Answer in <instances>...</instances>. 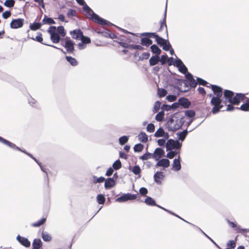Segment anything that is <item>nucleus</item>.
<instances>
[{
	"instance_id": "nucleus-1",
	"label": "nucleus",
	"mask_w": 249,
	"mask_h": 249,
	"mask_svg": "<svg viewBox=\"0 0 249 249\" xmlns=\"http://www.w3.org/2000/svg\"><path fill=\"white\" fill-rule=\"evenodd\" d=\"M224 97L228 102L233 105H238L241 101H243L245 98V95L242 93H234L233 92L225 90L224 91Z\"/></svg>"
},
{
	"instance_id": "nucleus-2",
	"label": "nucleus",
	"mask_w": 249,
	"mask_h": 249,
	"mask_svg": "<svg viewBox=\"0 0 249 249\" xmlns=\"http://www.w3.org/2000/svg\"><path fill=\"white\" fill-rule=\"evenodd\" d=\"M83 6V9L87 12L88 17L93 21L101 25H106L109 23L107 21L100 18L98 15L94 13L87 4H84Z\"/></svg>"
},
{
	"instance_id": "nucleus-3",
	"label": "nucleus",
	"mask_w": 249,
	"mask_h": 249,
	"mask_svg": "<svg viewBox=\"0 0 249 249\" xmlns=\"http://www.w3.org/2000/svg\"><path fill=\"white\" fill-rule=\"evenodd\" d=\"M183 123L180 119L176 117L170 118L166 123V127L169 131H174L179 129Z\"/></svg>"
},
{
	"instance_id": "nucleus-4",
	"label": "nucleus",
	"mask_w": 249,
	"mask_h": 249,
	"mask_svg": "<svg viewBox=\"0 0 249 249\" xmlns=\"http://www.w3.org/2000/svg\"><path fill=\"white\" fill-rule=\"evenodd\" d=\"M221 97L213 96L211 99V104L213 106L212 110L213 114L218 113L220 109L223 107V105H221L222 102L220 99Z\"/></svg>"
},
{
	"instance_id": "nucleus-5",
	"label": "nucleus",
	"mask_w": 249,
	"mask_h": 249,
	"mask_svg": "<svg viewBox=\"0 0 249 249\" xmlns=\"http://www.w3.org/2000/svg\"><path fill=\"white\" fill-rule=\"evenodd\" d=\"M144 202L148 205H150V206H156L162 210H163L164 211L169 213L172 214V215H174L178 217L179 218H180L181 219L183 220V221H184L185 222L188 223H189V222L186 221V220H184L183 219H182V218H181L180 216H179L177 214L174 213L173 212L157 204L155 202V201L153 199V198H152V197H150V196H147V197L145 198V200H144ZM190 224L193 225L192 224L190 223Z\"/></svg>"
},
{
	"instance_id": "nucleus-6",
	"label": "nucleus",
	"mask_w": 249,
	"mask_h": 249,
	"mask_svg": "<svg viewBox=\"0 0 249 249\" xmlns=\"http://www.w3.org/2000/svg\"><path fill=\"white\" fill-rule=\"evenodd\" d=\"M48 32L50 34L51 39L53 43H57L59 42L60 36L56 32L55 26H50Z\"/></svg>"
},
{
	"instance_id": "nucleus-7",
	"label": "nucleus",
	"mask_w": 249,
	"mask_h": 249,
	"mask_svg": "<svg viewBox=\"0 0 249 249\" xmlns=\"http://www.w3.org/2000/svg\"><path fill=\"white\" fill-rule=\"evenodd\" d=\"M181 146V143H180L178 141H175L173 139L168 140L166 143L167 151L174 149H180Z\"/></svg>"
},
{
	"instance_id": "nucleus-8",
	"label": "nucleus",
	"mask_w": 249,
	"mask_h": 249,
	"mask_svg": "<svg viewBox=\"0 0 249 249\" xmlns=\"http://www.w3.org/2000/svg\"><path fill=\"white\" fill-rule=\"evenodd\" d=\"M137 198L136 195H133L129 193L124 194L122 196L118 197L116 201L118 202H123L127 200H134Z\"/></svg>"
},
{
	"instance_id": "nucleus-9",
	"label": "nucleus",
	"mask_w": 249,
	"mask_h": 249,
	"mask_svg": "<svg viewBox=\"0 0 249 249\" xmlns=\"http://www.w3.org/2000/svg\"><path fill=\"white\" fill-rule=\"evenodd\" d=\"M24 19L21 18L15 19L12 20L10 27L12 29H18L23 26Z\"/></svg>"
},
{
	"instance_id": "nucleus-10",
	"label": "nucleus",
	"mask_w": 249,
	"mask_h": 249,
	"mask_svg": "<svg viewBox=\"0 0 249 249\" xmlns=\"http://www.w3.org/2000/svg\"><path fill=\"white\" fill-rule=\"evenodd\" d=\"M185 77L187 79V81L189 83V85L191 87L195 88L197 85V82L194 79L193 75L189 72L185 74Z\"/></svg>"
},
{
	"instance_id": "nucleus-11",
	"label": "nucleus",
	"mask_w": 249,
	"mask_h": 249,
	"mask_svg": "<svg viewBox=\"0 0 249 249\" xmlns=\"http://www.w3.org/2000/svg\"><path fill=\"white\" fill-rule=\"evenodd\" d=\"M210 86L213 92L214 96L222 97L223 93L222 89L221 87L213 85H210Z\"/></svg>"
},
{
	"instance_id": "nucleus-12",
	"label": "nucleus",
	"mask_w": 249,
	"mask_h": 249,
	"mask_svg": "<svg viewBox=\"0 0 249 249\" xmlns=\"http://www.w3.org/2000/svg\"><path fill=\"white\" fill-rule=\"evenodd\" d=\"M17 240L23 246L25 247H29L31 245L30 242L26 238L18 235L17 237Z\"/></svg>"
},
{
	"instance_id": "nucleus-13",
	"label": "nucleus",
	"mask_w": 249,
	"mask_h": 249,
	"mask_svg": "<svg viewBox=\"0 0 249 249\" xmlns=\"http://www.w3.org/2000/svg\"><path fill=\"white\" fill-rule=\"evenodd\" d=\"M72 37L77 40H80L83 35L82 32L79 29H75L70 32Z\"/></svg>"
},
{
	"instance_id": "nucleus-14",
	"label": "nucleus",
	"mask_w": 249,
	"mask_h": 249,
	"mask_svg": "<svg viewBox=\"0 0 249 249\" xmlns=\"http://www.w3.org/2000/svg\"><path fill=\"white\" fill-rule=\"evenodd\" d=\"M164 154V151L160 148L155 149L153 154L154 159L156 160H159Z\"/></svg>"
},
{
	"instance_id": "nucleus-15",
	"label": "nucleus",
	"mask_w": 249,
	"mask_h": 249,
	"mask_svg": "<svg viewBox=\"0 0 249 249\" xmlns=\"http://www.w3.org/2000/svg\"><path fill=\"white\" fill-rule=\"evenodd\" d=\"M166 10H167V4L166 5L163 19L162 20H161L160 21V28L159 29V31H161L165 28L166 33H167V25L166 24Z\"/></svg>"
},
{
	"instance_id": "nucleus-16",
	"label": "nucleus",
	"mask_w": 249,
	"mask_h": 249,
	"mask_svg": "<svg viewBox=\"0 0 249 249\" xmlns=\"http://www.w3.org/2000/svg\"><path fill=\"white\" fill-rule=\"evenodd\" d=\"M164 175L161 172H157L154 175V181L156 183L158 184H160L161 183V180L163 179Z\"/></svg>"
},
{
	"instance_id": "nucleus-17",
	"label": "nucleus",
	"mask_w": 249,
	"mask_h": 249,
	"mask_svg": "<svg viewBox=\"0 0 249 249\" xmlns=\"http://www.w3.org/2000/svg\"><path fill=\"white\" fill-rule=\"evenodd\" d=\"M64 47L67 49V51L69 53H72L74 51V46L73 42L70 39H67L66 41Z\"/></svg>"
},
{
	"instance_id": "nucleus-18",
	"label": "nucleus",
	"mask_w": 249,
	"mask_h": 249,
	"mask_svg": "<svg viewBox=\"0 0 249 249\" xmlns=\"http://www.w3.org/2000/svg\"><path fill=\"white\" fill-rule=\"evenodd\" d=\"M170 161L168 159H162L157 163L156 166H162L164 168H167L169 166Z\"/></svg>"
},
{
	"instance_id": "nucleus-19",
	"label": "nucleus",
	"mask_w": 249,
	"mask_h": 249,
	"mask_svg": "<svg viewBox=\"0 0 249 249\" xmlns=\"http://www.w3.org/2000/svg\"><path fill=\"white\" fill-rule=\"evenodd\" d=\"M115 185V182L114 179L112 178H108L105 180V187L106 189H110L114 187Z\"/></svg>"
},
{
	"instance_id": "nucleus-20",
	"label": "nucleus",
	"mask_w": 249,
	"mask_h": 249,
	"mask_svg": "<svg viewBox=\"0 0 249 249\" xmlns=\"http://www.w3.org/2000/svg\"><path fill=\"white\" fill-rule=\"evenodd\" d=\"M180 157L178 156V159H175L173 161V168L176 171H179L181 168V164L180 163Z\"/></svg>"
},
{
	"instance_id": "nucleus-21",
	"label": "nucleus",
	"mask_w": 249,
	"mask_h": 249,
	"mask_svg": "<svg viewBox=\"0 0 249 249\" xmlns=\"http://www.w3.org/2000/svg\"><path fill=\"white\" fill-rule=\"evenodd\" d=\"M178 103L180 105L183 106L184 108H188L190 105V102L189 101L185 98L179 99L178 100Z\"/></svg>"
},
{
	"instance_id": "nucleus-22",
	"label": "nucleus",
	"mask_w": 249,
	"mask_h": 249,
	"mask_svg": "<svg viewBox=\"0 0 249 249\" xmlns=\"http://www.w3.org/2000/svg\"><path fill=\"white\" fill-rule=\"evenodd\" d=\"M160 61V57L156 55L152 56L149 59V64L150 66H154Z\"/></svg>"
},
{
	"instance_id": "nucleus-23",
	"label": "nucleus",
	"mask_w": 249,
	"mask_h": 249,
	"mask_svg": "<svg viewBox=\"0 0 249 249\" xmlns=\"http://www.w3.org/2000/svg\"><path fill=\"white\" fill-rule=\"evenodd\" d=\"M42 245L40 239H35L33 242V249H39Z\"/></svg>"
},
{
	"instance_id": "nucleus-24",
	"label": "nucleus",
	"mask_w": 249,
	"mask_h": 249,
	"mask_svg": "<svg viewBox=\"0 0 249 249\" xmlns=\"http://www.w3.org/2000/svg\"><path fill=\"white\" fill-rule=\"evenodd\" d=\"M138 138L140 141L142 142H146L148 141V137L145 133L142 132L138 135Z\"/></svg>"
},
{
	"instance_id": "nucleus-25",
	"label": "nucleus",
	"mask_w": 249,
	"mask_h": 249,
	"mask_svg": "<svg viewBox=\"0 0 249 249\" xmlns=\"http://www.w3.org/2000/svg\"><path fill=\"white\" fill-rule=\"evenodd\" d=\"M244 111L249 110V98H247L245 103L242 104L239 108H237Z\"/></svg>"
},
{
	"instance_id": "nucleus-26",
	"label": "nucleus",
	"mask_w": 249,
	"mask_h": 249,
	"mask_svg": "<svg viewBox=\"0 0 249 249\" xmlns=\"http://www.w3.org/2000/svg\"><path fill=\"white\" fill-rule=\"evenodd\" d=\"M41 237L45 242H49L52 240L51 235L46 231H43L42 232Z\"/></svg>"
},
{
	"instance_id": "nucleus-27",
	"label": "nucleus",
	"mask_w": 249,
	"mask_h": 249,
	"mask_svg": "<svg viewBox=\"0 0 249 249\" xmlns=\"http://www.w3.org/2000/svg\"><path fill=\"white\" fill-rule=\"evenodd\" d=\"M141 44L145 46H149L152 44V41L148 37H144L141 39Z\"/></svg>"
},
{
	"instance_id": "nucleus-28",
	"label": "nucleus",
	"mask_w": 249,
	"mask_h": 249,
	"mask_svg": "<svg viewBox=\"0 0 249 249\" xmlns=\"http://www.w3.org/2000/svg\"><path fill=\"white\" fill-rule=\"evenodd\" d=\"M150 159H154L153 153H146L140 157V159L146 160Z\"/></svg>"
},
{
	"instance_id": "nucleus-29",
	"label": "nucleus",
	"mask_w": 249,
	"mask_h": 249,
	"mask_svg": "<svg viewBox=\"0 0 249 249\" xmlns=\"http://www.w3.org/2000/svg\"><path fill=\"white\" fill-rule=\"evenodd\" d=\"M187 133L188 132L187 130H185L182 132H178L177 133V135L179 140L183 141L185 139Z\"/></svg>"
},
{
	"instance_id": "nucleus-30",
	"label": "nucleus",
	"mask_w": 249,
	"mask_h": 249,
	"mask_svg": "<svg viewBox=\"0 0 249 249\" xmlns=\"http://www.w3.org/2000/svg\"><path fill=\"white\" fill-rule=\"evenodd\" d=\"M0 142L3 143L4 144L7 145L10 147H14L15 146V144L14 143H13L9 141L3 139L0 136Z\"/></svg>"
},
{
	"instance_id": "nucleus-31",
	"label": "nucleus",
	"mask_w": 249,
	"mask_h": 249,
	"mask_svg": "<svg viewBox=\"0 0 249 249\" xmlns=\"http://www.w3.org/2000/svg\"><path fill=\"white\" fill-rule=\"evenodd\" d=\"M152 52L156 54L157 55H159L161 53L160 49L156 45H153L151 46Z\"/></svg>"
},
{
	"instance_id": "nucleus-32",
	"label": "nucleus",
	"mask_w": 249,
	"mask_h": 249,
	"mask_svg": "<svg viewBox=\"0 0 249 249\" xmlns=\"http://www.w3.org/2000/svg\"><path fill=\"white\" fill-rule=\"evenodd\" d=\"M67 60L73 66H75L77 65L78 63L76 59L71 56H67L66 57Z\"/></svg>"
},
{
	"instance_id": "nucleus-33",
	"label": "nucleus",
	"mask_w": 249,
	"mask_h": 249,
	"mask_svg": "<svg viewBox=\"0 0 249 249\" xmlns=\"http://www.w3.org/2000/svg\"><path fill=\"white\" fill-rule=\"evenodd\" d=\"M56 32L62 37H64L66 35L64 28L62 26H60L57 27L56 29Z\"/></svg>"
},
{
	"instance_id": "nucleus-34",
	"label": "nucleus",
	"mask_w": 249,
	"mask_h": 249,
	"mask_svg": "<svg viewBox=\"0 0 249 249\" xmlns=\"http://www.w3.org/2000/svg\"><path fill=\"white\" fill-rule=\"evenodd\" d=\"M12 148H15L17 150H18L19 151H22V152L25 153L27 155L30 156L31 158H32L38 165H40V163L38 161L35 157H34L31 154H29V153L24 151V150H22L19 147L17 146L16 145H15V146H14V147H12Z\"/></svg>"
},
{
	"instance_id": "nucleus-35",
	"label": "nucleus",
	"mask_w": 249,
	"mask_h": 249,
	"mask_svg": "<svg viewBox=\"0 0 249 249\" xmlns=\"http://www.w3.org/2000/svg\"><path fill=\"white\" fill-rule=\"evenodd\" d=\"M41 26V24L39 22L34 23L32 24H31L30 26V28L31 30L36 31L38 30L40 28Z\"/></svg>"
},
{
	"instance_id": "nucleus-36",
	"label": "nucleus",
	"mask_w": 249,
	"mask_h": 249,
	"mask_svg": "<svg viewBox=\"0 0 249 249\" xmlns=\"http://www.w3.org/2000/svg\"><path fill=\"white\" fill-rule=\"evenodd\" d=\"M112 167L115 170H119L122 167V163L120 160H116L113 163Z\"/></svg>"
},
{
	"instance_id": "nucleus-37",
	"label": "nucleus",
	"mask_w": 249,
	"mask_h": 249,
	"mask_svg": "<svg viewBox=\"0 0 249 249\" xmlns=\"http://www.w3.org/2000/svg\"><path fill=\"white\" fill-rule=\"evenodd\" d=\"M164 112L161 111L159 112L156 116L155 119L157 121L161 122L164 118Z\"/></svg>"
},
{
	"instance_id": "nucleus-38",
	"label": "nucleus",
	"mask_w": 249,
	"mask_h": 249,
	"mask_svg": "<svg viewBox=\"0 0 249 249\" xmlns=\"http://www.w3.org/2000/svg\"><path fill=\"white\" fill-rule=\"evenodd\" d=\"M46 221V218H43L42 219H41L40 220H39V221L35 222V223H34L32 224V226L33 227H39L41 225H42V224H43Z\"/></svg>"
},
{
	"instance_id": "nucleus-39",
	"label": "nucleus",
	"mask_w": 249,
	"mask_h": 249,
	"mask_svg": "<svg viewBox=\"0 0 249 249\" xmlns=\"http://www.w3.org/2000/svg\"><path fill=\"white\" fill-rule=\"evenodd\" d=\"M164 134V131L162 128H159L155 133L156 137H162Z\"/></svg>"
},
{
	"instance_id": "nucleus-40",
	"label": "nucleus",
	"mask_w": 249,
	"mask_h": 249,
	"mask_svg": "<svg viewBox=\"0 0 249 249\" xmlns=\"http://www.w3.org/2000/svg\"><path fill=\"white\" fill-rule=\"evenodd\" d=\"M97 202L100 204H103L105 201V197L104 195L102 194L98 195L97 196Z\"/></svg>"
},
{
	"instance_id": "nucleus-41",
	"label": "nucleus",
	"mask_w": 249,
	"mask_h": 249,
	"mask_svg": "<svg viewBox=\"0 0 249 249\" xmlns=\"http://www.w3.org/2000/svg\"><path fill=\"white\" fill-rule=\"evenodd\" d=\"M128 140V137L127 136H124L121 137L119 139V143H120V144L123 145L125 143H126L127 142Z\"/></svg>"
},
{
	"instance_id": "nucleus-42",
	"label": "nucleus",
	"mask_w": 249,
	"mask_h": 249,
	"mask_svg": "<svg viewBox=\"0 0 249 249\" xmlns=\"http://www.w3.org/2000/svg\"><path fill=\"white\" fill-rule=\"evenodd\" d=\"M143 149V145L141 143L136 144L134 147V150L136 152H140Z\"/></svg>"
},
{
	"instance_id": "nucleus-43",
	"label": "nucleus",
	"mask_w": 249,
	"mask_h": 249,
	"mask_svg": "<svg viewBox=\"0 0 249 249\" xmlns=\"http://www.w3.org/2000/svg\"><path fill=\"white\" fill-rule=\"evenodd\" d=\"M155 39L157 43L160 45H162L166 42V40L159 37L158 35L156 36Z\"/></svg>"
},
{
	"instance_id": "nucleus-44",
	"label": "nucleus",
	"mask_w": 249,
	"mask_h": 249,
	"mask_svg": "<svg viewBox=\"0 0 249 249\" xmlns=\"http://www.w3.org/2000/svg\"><path fill=\"white\" fill-rule=\"evenodd\" d=\"M131 171L135 175H137L140 174L141 169L139 166L135 165L132 168Z\"/></svg>"
},
{
	"instance_id": "nucleus-45",
	"label": "nucleus",
	"mask_w": 249,
	"mask_h": 249,
	"mask_svg": "<svg viewBox=\"0 0 249 249\" xmlns=\"http://www.w3.org/2000/svg\"><path fill=\"white\" fill-rule=\"evenodd\" d=\"M227 222L229 224V225L232 228H237V230H238V232H241V231H244L245 230L244 229H240V227H237V225L232 222L230 221V220H228Z\"/></svg>"
},
{
	"instance_id": "nucleus-46",
	"label": "nucleus",
	"mask_w": 249,
	"mask_h": 249,
	"mask_svg": "<svg viewBox=\"0 0 249 249\" xmlns=\"http://www.w3.org/2000/svg\"><path fill=\"white\" fill-rule=\"evenodd\" d=\"M43 22L44 24H55V21L51 18H44L43 20Z\"/></svg>"
},
{
	"instance_id": "nucleus-47",
	"label": "nucleus",
	"mask_w": 249,
	"mask_h": 249,
	"mask_svg": "<svg viewBox=\"0 0 249 249\" xmlns=\"http://www.w3.org/2000/svg\"><path fill=\"white\" fill-rule=\"evenodd\" d=\"M167 94V91L163 89H159L158 90V94L160 97L165 96Z\"/></svg>"
},
{
	"instance_id": "nucleus-48",
	"label": "nucleus",
	"mask_w": 249,
	"mask_h": 249,
	"mask_svg": "<svg viewBox=\"0 0 249 249\" xmlns=\"http://www.w3.org/2000/svg\"><path fill=\"white\" fill-rule=\"evenodd\" d=\"M81 40L82 42L85 43L86 45L87 44L90 43L91 42L90 39L89 37L88 36H84L83 35L82 36L81 38L80 39Z\"/></svg>"
},
{
	"instance_id": "nucleus-49",
	"label": "nucleus",
	"mask_w": 249,
	"mask_h": 249,
	"mask_svg": "<svg viewBox=\"0 0 249 249\" xmlns=\"http://www.w3.org/2000/svg\"><path fill=\"white\" fill-rule=\"evenodd\" d=\"M15 4L14 0H6L4 2V5L8 7H12Z\"/></svg>"
},
{
	"instance_id": "nucleus-50",
	"label": "nucleus",
	"mask_w": 249,
	"mask_h": 249,
	"mask_svg": "<svg viewBox=\"0 0 249 249\" xmlns=\"http://www.w3.org/2000/svg\"><path fill=\"white\" fill-rule=\"evenodd\" d=\"M105 180V179L104 177H101L99 178H97L96 176L93 177V181L94 183H101Z\"/></svg>"
},
{
	"instance_id": "nucleus-51",
	"label": "nucleus",
	"mask_w": 249,
	"mask_h": 249,
	"mask_svg": "<svg viewBox=\"0 0 249 249\" xmlns=\"http://www.w3.org/2000/svg\"><path fill=\"white\" fill-rule=\"evenodd\" d=\"M182 83L184 85V87H185V89L181 90L182 91H188L190 88H191L190 86L189 85V83L187 80H183L182 82Z\"/></svg>"
},
{
	"instance_id": "nucleus-52",
	"label": "nucleus",
	"mask_w": 249,
	"mask_h": 249,
	"mask_svg": "<svg viewBox=\"0 0 249 249\" xmlns=\"http://www.w3.org/2000/svg\"><path fill=\"white\" fill-rule=\"evenodd\" d=\"M178 68L179 71L180 72H181V73H184L185 74H186L187 73H188V72H187V68L184 65V64H183L182 65H181Z\"/></svg>"
},
{
	"instance_id": "nucleus-53",
	"label": "nucleus",
	"mask_w": 249,
	"mask_h": 249,
	"mask_svg": "<svg viewBox=\"0 0 249 249\" xmlns=\"http://www.w3.org/2000/svg\"><path fill=\"white\" fill-rule=\"evenodd\" d=\"M129 49L131 50H141L143 49L142 47L139 45H133L130 44L129 45Z\"/></svg>"
},
{
	"instance_id": "nucleus-54",
	"label": "nucleus",
	"mask_w": 249,
	"mask_h": 249,
	"mask_svg": "<svg viewBox=\"0 0 249 249\" xmlns=\"http://www.w3.org/2000/svg\"><path fill=\"white\" fill-rule=\"evenodd\" d=\"M185 114L189 117H193L195 115V112L193 110H187L185 111Z\"/></svg>"
},
{
	"instance_id": "nucleus-55",
	"label": "nucleus",
	"mask_w": 249,
	"mask_h": 249,
	"mask_svg": "<svg viewBox=\"0 0 249 249\" xmlns=\"http://www.w3.org/2000/svg\"><path fill=\"white\" fill-rule=\"evenodd\" d=\"M146 130L148 132L150 133H152L155 130V126L153 124H149L147 127H146Z\"/></svg>"
},
{
	"instance_id": "nucleus-56",
	"label": "nucleus",
	"mask_w": 249,
	"mask_h": 249,
	"mask_svg": "<svg viewBox=\"0 0 249 249\" xmlns=\"http://www.w3.org/2000/svg\"><path fill=\"white\" fill-rule=\"evenodd\" d=\"M142 36H146L148 37H153L155 38L157 35L154 33H144L142 34Z\"/></svg>"
},
{
	"instance_id": "nucleus-57",
	"label": "nucleus",
	"mask_w": 249,
	"mask_h": 249,
	"mask_svg": "<svg viewBox=\"0 0 249 249\" xmlns=\"http://www.w3.org/2000/svg\"><path fill=\"white\" fill-rule=\"evenodd\" d=\"M178 152L176 151H170L167 153L166 157L169 159H173L176 154H178Z\"/></svg>"
},
{
	"instance_id": "nucleus-58",
	"label": "nucleus",
	"mask_w": 249,
	"mask_h": 249,
	"mask_svg": "<svg viewBox=\"0 0 249 249\" xmlns=\"http://www.w3.org/2000/svg\"><path fill=\"white\" fill-rule=\"evenodd\" d=\"M150 56L149 53H144L139 57L140 60L147 59Z\"/></svg>"
},
{
	"instance_id": "nucleus-59",
	"label": "nucleus",
	"mask_w": 249,
	"mask_h": 249,
	"mask_svg": "<svg viewBox=\"0 0 249 249\" xmlns=\"http://www.w3.org/2000/svg\"><path fill=\"white\" fill-rule=\"evenodd\" d=\"M162 46H163V49L165 51H168L171 48V45L169 43L168 40H166V42L164 44L162 45Z\"/></svg>"
},
{
	"instance_id": "nucleus-60",
	"label": "nucleus",
	"mask_w": 249,
	"mask_h": 249,
	"mask_svg": "<svg viewBox=\"0 0 249 249\" xmlns=\"http://www.w3.org/2000/svg\"><path fill=\"white\" fill-rule=\"evenodd\" d=\"M166 99L168 100V101L172 102L175 101L176 100L177 97L174 95H169L166 97Z\"/></svg>"
},
{
	"instance_id": "nucleus-61",
	"label": "nucleus",
	"mask_w": 249,
	"mask_h": 249,
	"mask_svg": "<svg viewBox=\"0 0 249 249\" xmlns=\"http://www.w3.org/2000/svg\"><path fill=\"white\" fill-rule=\"evenodd\" d=\"M11 16V12L9 11H6L3 12L2 14V18L4 19H7Z\"/></svg>"
},
{
	"instance_id": "nucleus-62",
	"label": "nucleus",
	"mask_w": 249,
	"mask_h": 249,
	"mask_svg": "<svg viewBox=\"0 0 249 249\" xmlns=\"http://www.w3.org/2000/svg\"><path fill=\"white\" fill-rule=\"evenodd\" d=\"M139 192L143 196H145L148 193L147 189L144 187L141 188L140 189Z\"/></svg>"
},
{
	"instance_id": "nucleus-63",
	"label": "nucleus",
	"mask_w": 249,
	"mask_h": 249,
	"mask_svg": "<svg viewBox=\"0 0 249 249\" xmlns=\"http://www.w3.org/2000/svg\"><path fill=\"white\" fill-rule=\"evenodd\" d=\"M197 83L203 86H206L207 84V82L206 81L203 80L200 78H197Z\"/></svg>"
},
{
	"instance_id": "nucleus-64",
	"label": "nucleus",
	"mask_w": 249,
	"mask_h": 249,
	"mask_svg": "<svg viewBox=\"0 0 249 249\" xmlns=\"http://www.w3.org/2000/svg\"><path fill=\"white\" fill-rule=\"evenodd\" d=\"M28 101L31 106L34 107L36 106V101L34 99L30 98L28 99Z\"/></svg>"
}]
</instances>
